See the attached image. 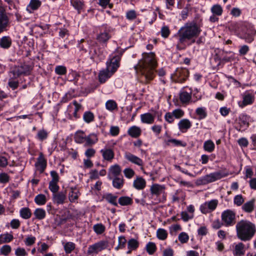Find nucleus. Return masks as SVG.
I'll return each mask as SVG.
<instances>
[{
	"instance_id": "nucleus-1",
	"label": "nucleus",
	"mask_w": 256,
	"mask_h": 256,
	"mask_svg": "<svg viewBox=\"0 0 256 256\" xmlns=\"http://www.w3.org/2000/svg\"><path fill=\"white\" fill-rule=\"evenodd\" d=\"M156 66L154 54L146 53L143 54L142 58L134 66V68L138 73L140 74L144 78L146 82H148L154 78Z\"/></svg>"
},
{
	"instance_id": "nucleus-2",
	"label": "nucleus",
	"mask_w": 256,
	"mask_h": 256,
	"mask_svg": "<svg viewBox=\"0 0 256 256\" xmlns=\"http://www.w3.org/2000/svg\"><path fill=\"white\" fill-rule=\"evenodd\" d=\"M200 32V26L195 22L186 23L177 33L178 44H182L188 40H193L198 36Z\"/></svg>"
},
{
	"instance_id": "nucleus-3",
	"label": "nucleus",
	"mask_w": 256,
	"mask_h": 256,
	"mask_svg": "<svg viewBox=\"0 0 256 256\" xmlns=\"http://www.w3.org/2000/svg\"><path fill=\"white\" fill-rule=\"evenodd\" d=\"M236 236L242 241L250 240L256 232L254 224L246 220H242L236 226Z\"/></svg>"
},
{
	"instance_id": "nucleus-4",
	"label": "nucleus",
	"mask_w": 256,
	"mask_h": 256,
	"mask_svg": "<svg viewBox=\"0 0 256 256\" xmlns=\"http://www.w3.org/2000/svg\"><path fill=\"white\" fill-rule=\"evenodd\" d=\"M120 56L117 55L113 56L107 61L106 68L100 70L98 74L99 81L100 83L105 82L116 71L120 66Z\"/></svg>"
},
{
	"instance_id": "nucleus-5",
	"label": "nucleus",
	"mask_w": 256,
	"mask_h": 256,
	"mask_svg": "<svg viewBox=\"0 0 256 256\" xmlns=\"http://www.w3.org/2000/svg\"><path fill=\"white\" fill-rule=\"evenodd\" d=\"M32 69V67L30 65L23 63L12 67L10 72L12 74L13 78H16L21 75H29Z\"/></svg>"
},
{
	"instance_id": "nucleus-6",
	"label": "nucleus",
	"mask_w": 256,
	"mask_h": 256,
	"mask_svg": "<svg viewBox=\"0 0 256 256\" xmlns=\"http://www.w3.org/2000/svg\"><path fill=\"white\" fill-rule=\"evenodd\" d=\"M227 176V174L222 171L216 172L206 174L198 180L200 184H206L218 180Z\"/></svg>"
},
{
	"instance_id": "nucleus-7",
	"label": "nucleus",
	"mask_w": 256,
	"mask_h": 256,
	"mask_svg": "<svg viewBox=\"0 0 256 256\" xmlns=\"http://www.w3.org/2000/svg\"><path fill=\"white\" fill-rule=\"evenodd\" d=\"M221 218L226 226H233L236 223V213L232 210L224 211L222 213Z\"/></svg>"
},
{
	"instance_id": "nucleus-8",
	"label": "nucleus",
	"mask_w": 256,
	"mask_h": 256,
	"mask_svg": "<svg viewBox=\"0 0 256 256\" xmlns=\"http://www.w3.org/2000/svg\"><path fill=\"white\" fill-rule=\"evenodd\" d=\"M108 246V242L107 240H100L93 244L89 246L87 250V254L88 255H94L97 254L100 252L106 249Z\"/></svg>"
},
{
	"instance_id": "nucleus-9",
	"label": "nucleus",
	"mask_w": 256,
	"mask_h": 256,
	"mask_svg": "<svg viewBox=\"0 0 256 256\" xmlns=\"http://www.w3.org/2000/svg\"><path fill=\"white\" fill-rule=\"evenodd\" d=\"M256 34V31L252 28L245 26L243 28L240 34V37L245 40L246 42H251L254 40V36Z\"/></svg>"
},
{
	"instance_id": "nucleus-10",
	"label": "nucleus",
	"mask_w": 256,
	"mask_h": 256,
	"mask_svg": "<svg viewBox=\"0 0 256 256\" xmlns=\"http://www.w3.org/2000/svg\"><path fill=\"white\" fill-rule=\"evenodd\" d=\"M189 72L186 68H178L174 76V80L178 82H183L188 77Z\"/></svg>"
},
{
	"instance_id": "nucleus-11",
	"label": "nucleus",
	"mask_w": 256,
	"mask_h": 256,
	"mask_svg": "<svg viewBox=\"0 0 256 256\" xmlns=\"http://www.w3.org/2000/svg\"><path fill=\"white\" fill-rule=\"evenodd\" d=\"M218 204V200H212L203 204L200 206V210L202 214H206L214 211L216 208Z\"/></svg>"
},
{
	"instance_id": "nucleus-12",
	"label": "nucleus",
	"mask_w": 256,
	"mask_h": 256,
	"mask_svg": "<svg viewBox=\"0 0 256 256\" xmlns=\"http://www.w3.org/2000/svg\"><path fill=\"white\" fill-rule=\"evenodd\" d=\"M10 20L4 10L0 8V34L6 30L9 26Z\"/></svg>"
},
{
	"instance_id": "nucleus-13",
	"label": "nucleus",
	"mask_w": 256,
	"mask_h": 256,
	"mask_svg": "<svg viewBox=\"0 0 256 256\" xmlns=\"http://www.w3.org/2000/svg\"><path fill=\"white\" fill-rule=\"evenodd\" d=\"M46 164L47 162L44 158V155L42 152H40L37 158V161L35 164V166L36 170L39 171L40 173H42L46 168Z\"/></svg>"
},
{
	"instance_id": "nucleus-14",
	"label": "nucleus",
	"mask_w": 256,
	"mask_h": 256,
	"mask_svg": "<svg viewBox=\"0 0 256 256\" xmlns=\"http://www.w3.org/2000/svg\"><path fill=\"white\" fill-rule=\"evenodd\" d=\"M66 199V192L61 191L52 194V200L53 202L56 204H62L64 203Z\"/></svg>"
},
{
	"instance_id": "nucleus-15",
	"label": "nucleus",
	"mask_w": 256,
	"mask_h": 256,
	"mask_svg": "<svg viewBox=\"0 0 256 256\" xmlns=\"http://www.w3.org/2000/svg\"><path fill=\"white\" fill-rule=\"evenodd\" d=\"M125 158L129 162L140 166L142 169L143 168L144 162L138 156L130 152H128L126 154Z\"/></svg>"
},
{
	"instance_id": "nucleus-16",
	"label": "nucleus",
	"mask_w": 256,
	"mask_h": 256,
	"mask_svg": "<svg viewBox=\"0 0 256 256\" xmlns=\"http://www.w3.org/2000/svg\"><path fill=\"white\" fill-rule=\"evenodd\" d=\"M121 168L118 164L112 166L109 169L108 178L110 180H112L113 178L119 177L121 173Z\"/></svg>"
},
{
	"instance_id": "nucleus-17",
	"label": "nucleus",
	"mask_w": 256,
	"mask_h": 256,
	"mask_svg": "<svg viewBox=\"0 0 256 256\" xmlns=\"http://www.w3.org/2000/svg\"><path fill=\"white\" fill-rule=\"evenodd\" d=\"M165 186L157 184H153L150 188V192L152 195L158 196L164 194Z\"/></svg>"
},
{
	"instance_id": "nucleus-18",
	"label": "nucleus",
	"mask_w": 256,
	"mask_h": 256,
	"mask_svg": "<svg viewBox=\"0 0 256 256\" xmlns=\"http://www.w3.org/2000/svg\"><path fill=\"white\" fill-rule=\"evenodd\" d=\"M98 140L97 134L95 133H91L88 136H86L84 146H91L96 144L98 142Z\"/></svg>"
},
{
	"instance_id": "nucleus-19",
	"label": "nucleus",
	"mask_w": 256,
	"mask_h": 256,
	"mask_svg": "<svg viewBox=\"0 0 256 256\" xmlns=\"http://www.w3.org/2000/svg\"><path fill=\"white\" fill-rule=\"evenodd\" d=\"M111 35L109 30H104L101 32L96 36V40L100 43L106 44L110 38Z\"/></svg>"
},
{
	"instance_id": "nucleus-20",
	"label": "nucleus",
	"mask_w": 256,
	"mask_h": 256,
	"mask_svg": "<svg viewBox=\"0 0 256 256\" xmlns=\"http://www.w3.org/2000/svg\"><path fill=\"white\" fill-rule=\"evenodd\" d=\"M100 152L104 159L108 161H111L114 158V152L110 148H104L101 150Z\"/></svg>"
},
{
	"instance_id": "nucleus-21",
	"label": "nucleus",
	"mask_w": 256,
	"mask_h": 256,
	"mask_svg": "<svg viewBox=\"0 0 256 256\" xmlns=\"http://www.w3.org/2000/svg\"><path fill=\"white\" fill-rule=\"evenodd\" d=\"M192 126L190 122L186 118L181 120L178 123L179 130L182 132H185Z\"/></svg>"
},
{
	"instance_id": "nucleus-22",
	"label": "nucleus",
	"mask_w": 256,
	"mask_h": 256,
	"mask_svg": "<svg viewBox=\"0 0 256 256\" xmlns=\"http://www.w3.org/2000/svg\"><path fill=\"white\" fill-rule=\"evenodd\" d=\"M141 134L142 130L140 128L136 126H133L130 127L128 130V134L134 138L139 137Z\"/></svg>"
},
{
	"instance_id": "nucleus-23",
	"label": "nucleus",
	"mask_w": 256,
	"mask_h": 256,
	"mask_svg": "<svg viewBox=\"0 0 256 256\" xmlns=\"http://www.w3.org/2000/svg\"><path fill=\"white\" fill-rule=\"evenodd\" d=\"M133 186L136 190H143L146 186V182L142 177H137L134 181Z\"/></svg>"
},
{
	"instance_id": "nucleus-24",
	"label": "nucleus",
	"mask_w": 256,
	"mask_h": 256,
	"mask_svg": "<svg viewBox=\"0 0 256 256\" xmlns=\"http://www.w3.org/2000/svg\"><path fill=\"white\" fill-rule=\"evenodd\" d=\"M155 116L149 112L140 115L141 122L144 124H152L154 121Z\"/></svg>"
},
{
	"instance_id": "nucleus-25",
	"label": "nucleus",
	"mask_w": 256,
	"mask_h": 256,
	"mask_svg": "<svg viewBox=\"0 0 256 256\" xmlns=\"http://www.w3.org/2000/svg\"><path fill=\"white\" fill-rule=\"evenodd\" d=\"M86 135L83 131L78 130L74 136V142L77 144H84L86 140Z\"/></svg>"
},
{
	"instance_id": "nucleus-26",
	"label": "nucleus",
	"mask_w": 256,
	"mask_h": 256,
	"mask_svg": "<svg viewBox=\"0 0 256 256\" xmlns=\"http://www.w3.org/2000/svg\"><path fill=\"white\" fill-rule=\"evenodd\" d=\"M244 245L242 242L236 244L234 251V254L235 256H242L244 254Z\"/></svg>"
},
{
	"instance_id": "nucleus-27",
	"label": "nucleus",
	"mask_w": 256,
	"mask_h": 256,
	"mask_svg": "<svg viewBox=\"0 0 256 256\" xmlns=\"http://www.w3.org/2000/svg\"><path fill=\"white\" fill-rule=\"evenodd\" d=\"M254 200L253 199L246 202L242 205V210L248 213L252 212L254 209Z\"/></svg>"
},
{
	"instance_id": "nucleus-28",
	"label": "nucleus",
	"mask_w": 256,
	"mask_h": 256,
	"mask_svg": "<svg viewBox=\"0 0 256 256\" xmlns=\"http://www.w3.org/2000/svg\"><path fill=\"white\" fill-rule=\"evenodd\" d=\"M12 40L8 36H4L0 39V46L3 48H8L12 45Z\"/></svg>"
},
{
	"instance_id": "nucleus-29",
	"label": "nucleus",
	"mask_w": 256,
	"mask_h": 256,
	"mask_svg": "<svg viewBox=\"0 0 256 256\" xmlns=\"http://www.w3.org/2000/svg\"><path fill=\"white\" fill-rule=\"evenodd\" d=\"M117 198V196L113 195L110 193L106 194L104 196V198L108 203L116 206L118 205V202H116Z\"/></svg>"
},
{
	"instance_id": "nucleus-30",
	"label": "nucleus",
	"mask_w": 256,
	"mask_h": 256,
	"mask_svg": "<svg viewBox=\"0 0 256 256\" xmlns=\"http://www.w3.org/2000/svg\"><path fill=\"white\" fill-rule=\"evenodd\" d=\"M112 186L117 189L121 188L124 186V180L122 176L112 178Z\"/></svg>"
},
{
	"instance_id": "nucleus-31",
	"label": "nucleus",
	"mask_w": 256,
	"mask_h": 256,
	"mask_svg": "<svg viewBox=\"0 0 256 256\" xmlns=\"http://www.w3.org/2000/svg\"><path fill=\"white\" fill-rule=\"evenodd\" d=\"M139 245L138 241L134 238H131L128 242V248L129 250L127 252L128 254H130L132 250H136Z\"/></svg>"
},
{
	"instance_id": "nucleus-32",
	"label": "nucleus",
	"mask_w": 256,
	"mask_h": 256,
	"mask_svg": "<svg viewBox=\"0 0 256 256\" xmlns=\"http://www.w3.org/2000/svg\"><path fill=\"white\" fill-rule=\"evenodd\" d=\"M132 202V199L128 196H121L118 198V203L122 206L131 205Z\"/></svg>"
},
{
	"instance_id": "nucleus-33",
	"label": "nucleus",
	"mask_w": 256,
	"mask_h": 256,
	"mask_svg": "<svg viewBox=\"0 0 256 256\" xmlns=\"http://www.w3.org/2000/svg\"><path fill=\"white\" fill-rule=\"evenodd\" d=\"M64 250L66 254H69L74 250L76 247L75 244L72 242H62Z\"/></svg>"
},
{
	"instance_id": "nucleus-34",
	"label": "nucleus",
	"mask_w": 256,
	"mask_h": 256,
	"mask_svg": "<svg viewBox=\"0 0 256 256\" xmlns=\"http://www.w3.org/2000/svg\"><path fill=\"white\" fill-rule=\"evenodd\" d=\"M191 98V94L186 92H182L180 94V99L183 104H188Z\"/></svg>"
},
{
	"instance_id": "nucleus-35",
	"label": "nucleus",
	"mask_w": 256,
	"mask_h": 256,
	"mask_svg": "<svg viewBox=\"0 0 256 256\" xmlns=\"http://www.w3.org/2000/svg\"><path fill=\"white\" fill-rule=\"evenodd\" d=\"M34 214L36 218L41 220L46 217V213L43 208H38L35 210Z\"/></svg>"
},
{
	"instance_id": "nucleus-36",
	"label": "nucleus",
	"mask_w": 256,
	"mask_h": 256,
	"mask_svg": "<svg viewBox=\"0 0 256 256\" xmlns=\"http://www.w3.org/2000/svg\"><path fill=\"white\" fill-rule=\"evenodd\" d=\"M214 148L215 145L212 140H208L204 144V148L208 152H213Z\"/></svg>"
},
{
	"instance_id": "nucleus-37",
	"label": "nucleus",
	"mask_w": 256,
	"mask_h": 256,
	"mask_svg": "<svg viewBox=\"0 0 256 256\" xmlns=\"http://www.w3.org/2000/svg\"><path fill=\"white\" fill-rule=\"evenodd\" d=\"M14 238L13 236L9 233L0 235V244L7 243L12 241Z\"/></svg>"
},
{
	"instance_id": "nucleus-38",
	"label": "nucleus",
	"mask_w": 256,
	"mask_h": 256,
	"mask_svg": "<svg viewBox=\"0 0 256 256\" xmlns=\"http://www.w3.org/2000/svg\"><path fill=\"white\" fill-rule=\"evenodd\" d=\"M34 202L39 206L44 204L46 202V196L44 194H39L34 198Z\"/></svg>"
},
{
	"instance_id": "nucleus-39",
	"label": "nucleus",
	"mask_w": 256,
	"mask_h": 256,
	"mask_svg": "<svg viewBox=\"0 0 256 256\" xmlns=\"http://www.w3.org/2000/svg\"><path fill=\"white\" fill-rule=\"evenodd\" d=\"M20 216L24 219H28L31 217L32 212L28 208H23L20 212Z\"/></svg>"
},
{
	"instance_id": "nucleus-40",
	"label": "nucleus",
	"mask_w": 256,
	"mask_h": 256,
	"mask_svg": "<svg viewBox=\"0 0 256 256\" xmlns=\"http://www.w3.org/2000/svg\"><path fill=\"white\" fill-rule=\"evenodd\" d=\"M93 230L97 234H101L106 230L105 226L101 223L97 224L93 226Z\"/></svg>"
},
{
	"instance_id": "nucleus-41",
	"label": "nucleus",
	"mask_w": 256,
	"mask_h": 256,
	"mask_svg": "<svg viewBox=\"0 0 256 256\" xmlns=\"http://www.w3.org/2000/svg\"><path fill=\"white\" fill-rule=\"evenodd\" d=\"M94 118L93 113L90 111L84 112L83 115V119L86 123H90L94 121Z\"/></svg>"
},
{
	"instance_id": "nucleus-42",
	"label": "nucleus",
	"mask_w": 256,
	"mask_h": 256,
	"mask_svg": "<svg viewBox=\"0 0 256 256\" xmlns=\"http://www.w3.org/2000/svg\"><path fill=\"white\" fill-rule=\"evenodd\" d=\"M211 12L214 14L220 16L222 13V8L219 4H215L211 8Z\"/></svg>"
},
{
	"instance_id": "nucleus-43",
	"label": "nucleus",
	"mask_w": 256,
	"mask_h": 256,
	"mask_svg": "<svg viewBox=\"0 0 256 256\" xmlns=\"http://www.w3.org/2000/svg\"><path fill=\"white\" fill-rule=\"evenodd\" d=\"M156 236L158 239L164 240L168 236V233L164 229L158 228L156 232Z\"/></svg>"
},
{
	"instance_id": "nucleus-44",
	"label": "nucleus",
	"mask_w": 256,
	"mask_h": 256,
	"mask_svg": "<svg viewBox=\"0 0 256 256\" xmlns=\"http://www.w3.org/2000/svg\"><path fill=\"white\" fill-rule=\"evenodd\" d=\"M146 250L150 254H154L156 250V244L152 242H148L146 246Z\"/></svg>"
},
{
	"instance_id": "nucleus-45",
	"label": "nucleus",
	"mask_w": 256,
	"mask_h": 256,
	"mask_svg": "<svg viewBox=\"0 0 256 256\" xmlns=\"http://www.w3.org/2000/svg\"><path fill=\"white\" fill-rule=\"evenodd\" d=\"M41 5V2L39 0H30L28 8L32 10H37Z\"/></svg>"
},
{
	"instance_id": "nucleus-46",
	"label": "nucleus",
	"mask_w": 256,
	"mask_h": 256,
	"mask_svg": "<svg viewBox=\"0 0 256 256\" xmlns=\"http://www.w3.org/2000/svg\"><path fill=\"white\" fill-rule=\"evenodd\" d=\"M249 118L245 114H242L239 117V121L241 126H244L248 127L249 126L248 122Z\"/></svg>"
},
{
	"instance_id": "nucleus-47",
	"label": "nucleus",
	"mask_w": 256,
	"mask_h": 256,
	"mask_svg": "<svg viewBox=\"0 0 256 256\" xmlns=\"http://www.w3.org/2000/svg\"><path fill=\"white\" fill-rule=\"evenodd\" d=\"M48 136V132L44 130H39L37 134L36 138L40 141L46 140Z\"/></svg>"
},
{
	"instance_id": "nucleus-48",
	"label": "nucleus",
	"mask_w": 256,
	"mask_h": 256,
	"mask_svg": "<svg viewBox=\"0 0 256 256\" xmlns=\"http://www.w3.org/2000/svg\"><path fill=\"white\" fill-rule=\"evenodd\" d=\"M66 68L64 66H57L55 68L54 72L58 75H64L66 73Z\"/></svg>"
},
{
	"instance_id": "nucleus-49",
	"label": "nucleus",
	"mask_w": 256,
	"mask_h": 256,
	"mask_svg": "<svg viewBox=\"0 0 256 256\" xmlns=\"http://www.w3.org/2000/svg\"><path fill=\"white\" fill-rule=\"evenodd\" d=\"M170 144H172L174 146H186V144H183L181 140L174 138L170 139L166 142V144L167 146H170Z\"/></svg>"
},
{
	"instance_id": "nucleus-50",
	"label": "nucleus",
	"mask_w": 256,
	"mask_h": 256,
	"mask_svg": "<svg viewBox=\"0 0 256 256\" xmlns=\"http://www.w3.org/2000/svg\"><path fill=\"white\" fill-rule=\"evenodd\" d=\"M78 197V192L72 188V190L69 194V199L71 202H74L77 200Z\"/></svg>"
},
{
	"instance_id": "nucleus-51",
	"label": "nucleus",
	"mask_w": 256,
	"mask_h": 256,
	"mask_svg": "<svg viewBox=\"0 0 256 256\" xmlns=\"http://www.w3.org/2000/svg\"><path fill=\"white\" fill-rule=\"evenodd\" d=\"M196 114L199 116L200 118V119L205 118L207 115L206 112V109L204 108H198L196 110Z\"/></svg>"
},
{
	"instance_id": "nucleus-52",
	"label": "nucleus",
	"mask_w": 256,
	"mask_h": 256,
	"mask_svg": "<svg viewBox=\"0 0 256 256\" xmlns=\"http://www.w3.org/2000/svg\"><path fill=\"white\" fill-rule=\"evenodd\" d=\"M59 188V186L58 185V182H50L48 188L52 192V194L58 192Z\"/></svg>"
},
{
	"instance_id": "nucleus-53",
	"label": "nucleus",
	"mask_w": 256,
	"mask_h": 256,
	"mask_svg": "<svg viewBox=\"0 0 256 256\" xmlns=\"http://www.w3.org/2000/svg\"><path fill=\"white\" fill-rule=\"evenodd\" d=\"M178 239L181 243L184 244L188 240L189 236L186 232H182L179 234Z\"/></svg>"
},
{
	"instance_id": "nucleus-54",
	"label": "nucleus",
	"mask_w": 256,
	"mask_h": 256,
	"mask_svg": "<svg viewBox=\"0 0 256 256\" xmlns=\"http://www.w3.org/2000/svg\"><path fill=\"white\" fill-rule=\"evenodd\" d=\"M106 109L112 111L117 108V104L114 100H108L106 104Z\"/></svg>"
},
{
	"instance_id": "nucleus-55",
	"label": "nucleus",
	"mask_w": 256,
	"mask_h": 256,
	"mask_svg": "<svg viewBox=\"0 0 256 256\" xmlns=\"http://www.w3.org/2000/svg\"><path fill=\"white\" fill-rule=\"evenodd\" d=\"M126 243V240L124 236H120L118 238V244L116 248V250L119 248H123L125 247Z\"/></svg>"
},
{
	"instance_id": "nucleus-56",
	"label": "nucleus",
	"mask_w": 256,
	"mask_h": 256,
	"mask_svg": "<svg viewBox=\"0 0 256 256\" xmlns=\"http://www.w3.org/2000/svg\"><path fill=\"white\" fill-rule=\"evenodd\" d=\"M244 202V200L242 194L236 196L234 199V202L237 206H241Z\"/></svg>"
},
{
	"instance_id": "nucleus-57",
	"label": "nucleus",
	"mask_w": 256,
	"mask_h": 256,
	"mask_svg": "<svg viewBox=\"0 0 256 256\" xmlns=\"http://www.w3.org/2000/svg\"><path fill=\"white\" fill-rule=\"evenodd\" d=\"M160 33L162 37L164 38H167L170 34V30L168 27L166 26H162L161 28Z\"/></svg>"
},
{
	"instance_id": "nucleus-58",
	"label": "nucleus",
	"mask_w": 256,
	"mask_h": 256,
	"mask_svg": "<svg viewBox=\"0 0 256 256\" xmlns=\"http://www.w3.org/2000/svg\"><path fill=\"white\" fill-rule=\"evenodd\" d=\"M182 219L185 222L188 221L194 218V214H188L186 211H183L180 214Z\"/></svg>"
},
{
	"instance_id": "nucleus-59",
	"label": "nucleus",
	"mask_w": 256,
	"mask_h": 256,
	"mask_svg": "<svg viewBox=\"0 0 256 256\" xmlns=\"http://www.w3.org/2000/svg\"><path fill=\"white\" fill-rule=\"evenodd\" d=\"M124 174L126 178H131L134 176L135 172L130 168H126L124 170Z\"/></svg>"
},
{
	"instance_id": "nucleus-60",
	"label": "nucleus",
	"mask_w": 256,
	"mask_h": 256,
	"mask_svg": "<svg viewBox=\"0 0 256 256\" xmlns=\"http://www.w3.org/2000/svg\"><path fill=\"white\" fill-rule=\"evenodd\" d=\"M254 97L250 94H247L244 97L243 104L244 106L252 104L254 101Z\"/></svg>"
},
{
	"instance_id": "nucleus-61",
	"label": "nucleus",
	"mask_w": 256,
	"mask_h": 256,
	"mask_svg": "<svg viewBox=\"0 0 256 256\" xmlns=\"http://www.w3.org/2000/svg\"><path fill=\"white\" fill-rule=\"evenodd\" d=\"M172 113L174 114V118L177 119L181 118L184 115V111L180 108L174 110Z\"/></svg>"
},
{
	"instance_id": "nucleus-62",
	"label": "nucleus",
	"mask_w": 256,
	"mask_h": 256,
	"mask_svg": "<svg viewBox=\"0 0 256 256\" xmlns=\"http://www.w3.org/2000/svg\"><path fill=\"white\" fill-rule=\"evenodd\" d=\"M11 247L8 245H4L0 248V254L4 256H8L11 252Z\"/></svg>"
},
{
	"instance_id": "nucleus-63",
	"label": "nucleus",
	"mask_w": 256,
	"mask_h": 256,
	"mask_svg": "<svg viewBox=\"0 0 256 256\" xmlns=\"http://www.w3.org/2000/svg\"><path fill=\"white\" fill-rule=\"evenodd\" d=\"M10 176L5 172L0 174V182L2 184H6L9 182Z\"/></svg>"
},
{
	"instance_id": "nucleus-64",
	"label": "nucleus",
	"mask_w": 256,
	"mask_h": 256,
	"mask_svg": "<svg viewBox=\"0 0 256 256\" xmlns=\"http://www.w3.org/2000/svg\"><path fill=\"white\" fill-rule=\"evenodd\" d=\"M72 6L76 10H80L82 8V4L80 0H70Z\"/></svg>"
}]
</instances>
